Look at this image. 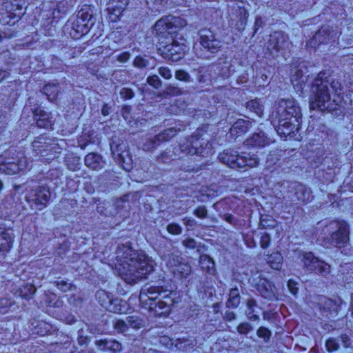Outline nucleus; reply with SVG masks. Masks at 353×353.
<instances>
[{
  "instance_id": "f257e3e1",
  "label": "nucleus",
  "mask_w": 353,
  "mask_h": 353,
  "mask_svg": "<svg viewBox=\"0 0 353 353\" xmlns=\"http://www.w3.org/2000/svg\"><path fill=\"white\" fill-rule=\"evenodd\" d=\"M115 271L128 283L134 284L145 278L154 268L153 260L129 245H121L116 251Z\"/></svg>"
},
{
  "instance_id": "f03ea898",
  "label": "nucleus",
  "mask_w": 353,
  "mask_h": 353,
  "mask_svg": "<svg viewBox=\"0 0 353 353\" xmlns=\"http://www.w3.org/2000/svg\"><path fill=\"white\" fill-rule=\"evenodd\" d=\"M342 92L341 83L324 72H319L314 79L312 86V95L310 98V107L312 110L332 112L336 110L340 94Z\"/></svg>"
},
{
  "instance_id": "7ed1b4c3",
  "label": "nucleus",
  "mask_w": 353,
  "mask_h": 353,
  "mask_svg": "<svg viewBox=\"0 0 353 353\" xmlns=\"http://www.w3.org/2000/svg\"><path fill=\"white\" fill-rule=\"evenodd\" d=\"M139 301L142 307L153 315L167 316L173 306L179 302V296L176 291L163 286L146 284L141 290Z\"/></svg>"
},
{
  "instance_id": "20e7f679",
  "label": "nucleus",
  "mask_w": 353,
  "mask_h": 353,
  "mask_svg": "<svg viewBox=\"0 0 353 353\" xmlns=\"http://www.w3.org/2000/svg\"><path fill=\"white\" fill-rule=\"evenodd\" d=\"M301 118L300 107L293 99L279 100L270 117L278 134L284 137L299 131Z\"/></svg>"
},
{
  "instance_id": "39448f33",
  "label": "nucleus",
  "mask_w": 353,
  "mask_h": 353,
  "mask_svg": "<svg viewBox=\"0 0 353 353\" xmlns=\"http://www.w3.org/2000/svg\"><path fill=\"white\" fill-rule=\"evenodd\" d=\"M203 136L204 132L203 129L198 128L191 139H185L180 144L179 148L175 149V158L176 156H179V158L183 157V155L180 156V154H177L178 151H180V153L184 155L196 154L203 157L212 155L214 153L212 145Z\"/></svg>"
},
{
  "instance_id": "423d86ee",
  "label": "nucleus",
  "mask_w": 353,
  "mask_h": 353,
  "mask_svg": "<svg viewBox=\"0 0 353 353\" xmlns=\"http://www.w3.org/2000/svg\"><path fill=\"white\" fill-rule=\"evenodd\" d=\"M219 160L228 167L233 169H248L255 168L259 163L256 154L250 152H242L228 150L219 154Z\"/></svg>"
},
{
  "instance_id": "0eeeda50",
  "label": "nucleus",
  "mask_w": 353,
  "mask_h": 353,
  "mask_svg": "<svg viewBox=\"0 0 353 353\" xmlns=\"http://www.w3.org/2000/svg\"><path fill=\"white\" fill-rule=\"evenodd\" d=\"M326 231L330 236L325 238L324 243L327 247L335 246L341 248L345 246L350 239L349 225L344 220H334L325 226Z\"/></svg>"
},
{
  "instance_id": "6e6552de",
  "label": "nucleus",
  "mask_w": 353,
  "mask_h": 353,
  "mask_svg": "<svg viewBox=\"0 0 353 353\" xmlns=\"http://www.w3.org/2000/svg\"><path fill=\"white\" fill-rule=\"evenodd\" d=\"M169 271L178 279H186L192 272V268L183 261L178 251L162 256Z\"/></svg>"
},
{
  "instance_id": "1a4fd4ad",
  "label": "nucleus",
  "mask_w": 353,
  "mask_h": 353,
  "mask_svg": "<svg viewBox=\"0 0 353 353\" xmlns=\"http://www.w3.org/2000/svg\"><path fill=\"white\" fill-rule=\"evenodd\" d=\"M24 0H6L0 8V22L3 25L14 24L23 14Z\"/></svg>"
},
{
  "instance_id": "9d476101",
  "label": "nucleus",
  "mask_w": 353,
  "mask_h": 353,
  "mask_svg": "<svg viewBox=\"0 0 353 353\" xmlns=\"http://www.w3.org/2000/svg\"><path fill=\"white\" fill-rule=\"evenodd\" d=\"M32 146L37 154L46 158L47 160L55 158L57 154L61 153V150L55 139H51L44 136L37 137L32 143Z\"/></svg>"
},
{
  "instance_id": "9b49d317",
  "label": "nucleus",
  "mask_w": 353,
  "mask_h": 353,
  "mask_svg": "<svg viewBox=\"0 0 353 353\" xmlns=\"http://www.w3.org/2000/svg\"><path fill=\"white\" fill-rule=\"evenodd\" d=\"M187 49L186 39L183 37H174L172 42L159 48L162 56L172 61L181 60Z\"/></svg>"
},
{
  "instance_id": "f8f14e48",
  "label": "nucleus",
  "mask_w": 353,
  "mask_h": 353,
  "mask_svg": "<svg viewBox=\"0 0 353 353\" xmlns=\"http://www.w3.org/2000/svg\"><path fill=\"white\" fill-rule=\"evenodd\" d=\"M92 8L90 6H84L77 15L76 19L72 22V28L76 34L74 37H81L87 34L90 28L93 24Z\"/></svg>"
},
{
  "instance_id": "ddd939ff",
  "label": "nucleus",
  "mask_w": 353,
  "mask_h": 353,
  "mask_svg": "<svg viewBox=\"0 0 353 353\" xmlns=\"http://www.w3.org/2000/svg\"><path fill=\"white\" fill-rule=\"evenodd\" d=\"M50 196L49 188L40 185L28 191L25 196V199L32 208H35L41 210L46 207Z\"/></svg>"
},
{
  "instance_id": "4468645a",
  "label": "nucleus",
  "mask_w": 353,
  "mask_h": 353,
  "mask_svg": "<svg viewBox=\"0 0 353 353\" xmlns=\"http://www.w3.org/2000/svg\"><path fill=\"white\" fill-rule=\"evenodd\" d=\"M290 44L288 36L285 32L276 31L270 35L266 48L270 55L278 57L287 50Z\"/></svg>"
},
{
  "instance_id": "2eb2a0df",
  "label": "nucleus",
  "mask_w": 353,
  "mask_h": 353,
  "mask_svg": "<svg viewBox=\"0 0 353 353\" xmlns=\"http://www.w3.org/2000/svg\"><path fill=\"white\" fill-rule=\"evenodd\" d=\"M299 258L307 270L326 276L330 272V265L315 257L312 252H301Z\"/></svg>"
},
{
  "instance_id": "dca6fc26",
  "label": "nucleus",
  "mask_w": 353,
  "mask_h": 353,
  "mask_svg": "<svg viewBox=\"0 0 353 353\" xmlns=\"http://www.w3.org/2000/svg\"><path fill=\"white\" fill-rule=\"evenodd\" d=\"M199 34L200 44L211 53H216L223 46V41L210 29H201Z\"/></svg>"
},
{
  "instance_id": "f3484780",
  "label": "nucleus",
  "mask_w": 353,
  "mask_h": 353,
  "mask_svg": "<svg viewBox=\"0 0 353 353\" xmlns=\"http://www.w3.org/2000/svg\"><path fill=\"white\" fill-rule=\"evenodd\" d=\"M337 32L328 26H323L314 35L307 41L306 46L312 48H317L320 44L328 43L330 41H334Z\"/></svg>"
},
{
  "instance_id": "a211bd4d",
  "label": "nucleus",
  "mask_w": 353,
  "mask_h": 353,
  "mask_svg": "<svg viewBox=\"0 0 353 353\" xmlns=\"http://www.w3.org/2000/svg\"><path fill=\"white\" fill-rule=\"evenodd\" d=\"M28 168L25 157L20 158L17 163L6 161L3 156H0V173L12 175Z\"/></svg>"
},
{
  "instance_id": "6ab92c4d",
  "label": "nucleus",
  "mask_w": 353,
  "mask_h": 353,
  "mask_svg": "<svg viewBox=\"0 0 353 353\" xmlns=\"http://www.w3.org/2000/svg\"><path fill=\"white\" fill-rule=\"evenodd\" d=\"M179 130H181V128L176 130L175 128H170L165 130L157 134L154 139H150L144 143L143 150H150L155 148L161 142L167 141L173 137L176 132Z\"/></svg>"
},
{
  "instance_id": "aec40b11",
  "label": "nucleus",
  "mask_w": 353,
  "mask_h": 353,
  "mask_svg": "<svg viewBox=\"0 0 353 353\" xmlns=\"http://www.w3.org/2000/svg\"><path fill=\"white\" fill-rule=\"evenodd\" d=\"M33 118L37 125L40 128H51L54 125V120L51 112H48L39 108L32 110Z\"/></svg>"
},
{
  "instance_id": "412c9836",
  "label": "nucleus",
  "mask_w": 353,
  "mask_h": 353,
  "mask_svg": "<svg viewBox=\"0 0 353 353\" xmlns=\"http://www.w3.org/2000/svg\"><path fill=\"white\" fill-rule=\"evenodd\" d=\"M257 290L260 294L268 300L276 299V288L272 282L266 279H261L257 284Z\"/></svg>"
},
{
  "instance_id": "4be33fe9",
  "label": "nucleus",
  "mask_w": 353,
  "mask_h": 353,
  "mask_svg": "<svg viewBox=\"0 0 353 353\" xmlns=\"http://www.w3.org/2000/svg\"><path fill=\"white\" fill-rule=\"evenodd\" d=\"M129 0H109L107 3V10L114 17L113 21H115L125 10L128 5Z\"/></svg>"
},
{
  "instance_id": "5701e85b",
  "label": "nucleus",
  "mask_w": 353,
  "mask_h": 353,
  "mask_svg": "<svg viewBox=\"0 0 353 353\" xmlns=\"http://www.w3.org/2000/svg\"><path fill=\"white\" fill-rule=\"evenodd\" d=\"M303 69L306 70L304 64H300L298 67L291 69V82L294 88H302V85L307 80V77L304 74Z\"/></svg>"
},
{
  "instance_id": "b1692460",
  "label": "nucleus",
  "mask_w": 353,
  "mask_h": 353,
  "mask_svg": "<svg viewBox=\"0 0 353 353\" xmlns=\"http://www.w3.org/2000/svg\"><path fill=\"white\" fill-rule=\"evenodd\" d=\"M85 165L91 170H99L105 165V161L101 155L91 152L85 157Z\"/></svg>"
},
{
  "instance_id": "393cba45",
  "label": "nucleus",
  "mask_w": 353,
  "mask_h": 353,
  "mask_svg": "<svg viewBox=\"0 0 353 353\" xmlns=\"http://www.w3.org/2000/svg\"><path fill=\"white\" fill-rule=\"evenodd\" d=\"M153 32L157 36L165 37L167 34L172 35V28L168 22L166 16L159 19L153 26Z\"/></svg>"
},
{
  "instance_id": "a878e982",
  "label": "nucleus",
  "mask_w": 353,
  "mask_h": 353,
  "mask_svg": "<svg viewBox=\"0 0 353 353\" xmlns=\"http://www.w3.org/2000/svg\"><path fill=\"white\" fill-rule=\"evenodd\" d=\"M168 22L172 28V34H175L174 37H179V32L188 25L187 21L181 17L176 16H166Z\"/></svg>"
},
{
  "instance_id": "bb28decb",
  "label": "nucleus",
  "mask_w": 353,
  "mask_h": 353,
  "mask_svg": "<svg viewBox=\"0 0 353 353\" xmlns=\"http://www.w3.org/2000/svg\"><path fill=\"white\" fill-rule=\"evenodd\" d=\"M130 310V307L128 302L118 298L113 299L110 307L108 311L116 314H126Z\"/></svg>"
},
{
  "instance_id": "cd10ccee",
  "label": "nucleus",
  "mask_w": 353,
  "mask_h": 353,
  "mask_svg": "<svg viewBox=\"0 0 353 353\" xmlns=\"http://www.w3.org/2000/svg\"><path fill=\"white\" fill-rule=\"evenodd\" d=\"M14 234L9 230L0 233V252H8L12 246Z\"/></svg>"
},
{
  "instance_id": "c85d7f7f",
  "label": "nucleus",
  "mask_w": 353,
  "mask_h": 353,
  "mask_svg": "<svg viewBox=\"0 0 353 353\" xmlns=\"http://www.w3.org/2000/svg\"><path fill=\"white\" fill-rule=\"evenodd\" d=\"M247 310L245 313L248 318L252 321H256L259 319V313L261 308L256 304V302L253 299H250L247 301Z\"/></svg>"
},
{
  "instance_id": "c756f323",
  "label": "nucleus",
  "mask_w": 353,
  "mask_h": 353,
  "mask_svg": "<svg viewBox=\"0 0 353 353\" xmlns=\"http://www.w3.org/2000/svg\"><path fill=\"white\" fill-rule=\"evenodd\" d=\"M250 125L248 121L239 119L232 125L230 132L234 136H241L248 130Z\"/></svg>"
},
{
  "instance_id": "7c9ffc66",
  "label": "nucleus",
  "mask_w": 353,
  "mask_h": 353,
  "mask_svg": "<svg viewBox=\"0 0 353 353\" xmlns=\"http://www.w3.org/2000/svg\"><path fill=\"white\" fill-rule=\"evenodd\" d=\"M199 263L203 271L213 275L216 272L215 263L212 258L206 254H202L200 256Z\"/></svg>"
},
{
  "instance_id": "2f4dec72",
  "label": "nucleus",
  "mask_w": 353,
  "mask_h": 353,
  "mask_svg": "<svg viewBox=\"0 0 353 353\" xmlns=\"http://www.w3.org/2000/svg\"><path fill=\"white\" fill-rule=\"evenodd\" d=\"M247 141L248 145L254 147H263L270 143L269 139L265 136L263 132L254 134L251 139Z\"/></svg>"
},
{
  "instance_id": "473e14b6",
  "label": "nucleus",
  "mask_w": 353,
  "mask_h": 353,
  "mask_svg": "<svg viewBox=\"0 0 353 353\" xmlns=\"http://www.w3.org/2000/svg\"><path fill=\"white\" fill-rule=\"evenodd\" d=\"M270 267L276 270H281L283 265V256L279 252H274L266 257Z\"/></svg>"
},
{
  "instance_id": "72a5a7b5",
  "label": "nucleus",
  "mask_w": 353,
  "mask_h": 353,
  "mask_svg": "<svg viewBox=\"0 0 353 353\" xmlns=\"http://www.w3.org/2000/svg\"><path fill=\"white\" fill-rule=\"evenodd\" d=\"M95 296L99 303L108 310V307H110L112 300L113 299L110 294L103 290H99L97 291Z\"/></svg>"
},
{
  "instance_id": "f704fd0d",
  "label": "nucleus",
  "mask_w": 353,
  "mask_h": 353,
  "mask_svg": "<svg viewBox=\"0 0 353 353\" xmlns=\"http://www.w3.org/2000/svg\"><path fill=\"white\" fill-rule=\"evenodd\" d=\"M110 150L113 156L117 158L119 161L124 159L123 153L125 151L126 145L123 142L118 143L115 140L112 139L110 144Z\"/></svg>"
},
{
  "instance_id": "c9c22d12",
  "label": "nucleus",
  "mask_w": 353,
  "mask_h": 353,
  "mask_svg": "<svg viewBox=\"0 0 353 353\" xmlns=\"http://www.w3.org/2000/svg\"><path fill=\"white\" fill-rule=\"evenodd\" d=\"M246 108L261 117L263 114L264 107L259 99L250 100L246 103Z\"/></svg>"
},
{
  "instance_id": "e433bc0d",
  "label": "nucleus",
  "mask_w": 353,
  "mask_h": 353,
  "mask_svg": "<svg viewBox=\"0 0 353 353\" xmlns=\"http://www.w3.org/2000/svg\"><path fill=\"white\" fill-rule=\"evenodd\" d=\"M295 189V194L299 201L305 203L310 200L311 192L304 185L298 183Z\"/></svg>"
},
{
  "instance_id": "4c0bfd02",
  "label": "nucleus",
  "mask_w": 353,
  "mask_h": 353,
  "mask_svg": "<svg viewBox=\"0 0 353 353\" xmlns=\"http://www.w3.org/2000/svg\"><path fill=\"white\" fill-rule=\"evenodd\" d=\"M43 92L47 96L48 100L52 101L59 92V84L55 83L46 85L43 88Z\"/></svg>"
},
{
  "instance_id": "58836bf2",
  "label": "nucleus",
  "mask_w": 353,
  "mask_h": 353,
  "mask_svg": "<svg viewBox=\"0 0 353 353\" xmlns=\"http://www.w3.org/2000/svg\"><path fill=\"white\" fill-rule=\"evenodd\" d=\"M240 303V295L236 288H232L230 291L229 299L227 302V307H236Z\"/></svg>"
},
{
  "instance_id": "ea45409f",
  "label": "nucleus",
  "mask_w": 353,
  "mask_h": 353,
  "mask_svg": "<svg viewBox=\"0 0 353 353\" xmlns=\"http://www.w3.org/2000/svg\"><path fill=\"white\" fill-rule=\"evenodd\" d=\"M34 325V333L38 334L41 336H44L48 334L50 332V325L45 321H34L32 323Z\"/></svg>"
},
{
  "instance_id": "a19ab883",
  "label": "nucleus",
  "mask_w": 353,
  "mask_h": 353,
  "mask_svg": "<svg viewBox=\"0 0 353 353\" xmlns=\"http://www.w3.org/2000/svg\"><path fill=\"white\" fill-rule=\"evenodd\" d=\"M128 327L139 329L145 325L144 321L138 316H130L126 318Z\"/></svg>"
},
{
  "instance_id": "79ce46f5",
  "label": "nucleus",
  "mask_w": 353,
  "mask_h": 353,
  "mask_svg": "<svg viewBox=\"0 0 353 353\" xmlns=\"http://www.w3.org/2000/svg\"><path fill=\"white\" fill-rule=\"evenodd\" d=\"M236 5L239 8V10H236V13L239 15V21L241 22V25L244 26L248 17V10L244 8L243 2L238 1Z\"/></svg>"
},
{
  "instance_id": "37998d69",
  "label": "nucleus",
  "mask_w": 353,
  "mask_h": 353,
  "mask_svg": "<svg viewBox=\"0 0 353 353\" xmlns=\"http://www.w3.org/2000/svg\"><path fill=\"white\" fill-rule=\"evenodd\" d=\"M36 292V288L30 283H26L20 289V294L25 299H30Z\"/></svg>"
},
{
  "instance_id": "c03bdc74",
  "label": "nucleus",
  "mask_w": 353,
  "mask_h": 353,
  "mask_svg": "<svg viewBox=\"0 0 353 353\" xmlns=\"http://www.w3.org/2000/svg\"><path fill=\"white\" fill-rule=\"evenodd\" d=\"M276 225V221L272 217L262 216L260 221V227L263 229L273 228Z\"/></svg>"
},
{
  "instance_id": "a18cd8bd",
  "label": "nucleus",
  "mask_w": 353,
  "mask_h": 353,
  "mask_svg": "<svg viewBox=\"0 0 353 353\" xmlns=\"http://www.w3.org/2000/svg\"><path fill=\"white\" fill-rule=\"evenodd\" d=\"M56 286L62 292L72 291L74 290L75 287L72 283H69L65 281H57L55 282Z\"/></svg>"
},
{
  "instance_id": "49530a36",
  "label": "nucleus",
  "mask_w": 353,
  "mask_h": 353,
  "mask_svg": "<svg viewBox=\"0 0 353 353\" xmlns=\"http://www.w3.org/2000/svg\"><path fill=\"white\" fill-rule=\"evenodd\" d=\"M113 327L118 333H124L128 330L127 321L117 320Z\"/></svg>"
},
{
  "instance_id": "de8ad7c7",
  "label": "nucleus",
  "mask_w": 353,
  "mask_h": 353,
  "mask_svg": "<svg viewBox=\"0 0 353 353\" xmlns=\"http://www.w3.org/2000/svg\"><path fill=\"white\" fill-rule=\"evenodd\" d=\"M256 334L259 337L263 338L265 342H268L271 337V332L265 327H260L257 331Z\"/></svg>"
},
{
  "instance_id": "09e8293b",
  "label": "nucleus",
  "mask_w": 353,
  "mask_h": 353,
  "mask_svg": "<svg viewBox=\"0 0 353 353\" xmlns=\"http://www.w3.org/2000/svg\"><path fill=\"white\" fill-rule=\"evenodd\" d=\"M45 298V302L48 306L59 307L61 303L59 301H54L56 295L54 294H46Z\"/></svg>"
},
{
  "instance_id": "8fccbe9b",
  "label": "nucleus",
  "mask_w": 353,
  "mask_h": 353,
  "mask_svg": "<svg viewBox=\"0 0 353 353\" xmlns=\"http://www.w3.org/2000/svg\"><path fill=\"white\" fill-rule=\"evenodd\" d=\"M325 347L327 351L333 352L339 348V345L335 339L330 338L325 343Z\"/></svg>"
},
{
  "instance_id": "3c124183",
  "label": "nucleus",
  "mask_w": 353,
  "mask_h": 353,
  "mask_svg": "<svg viewBox=\"0 0 353 353\" xmlns=\"http://www.w3.org/2000/svg\"><path fill=\"white\" fill-rule=\"evenodd\" d=\"M175 77L177 80L179 81L185 82L190 81V77L189 74L183 70H176L175 72Z\"/></svg>"
},
{
  "instance_id": "603ef678",
  "label": "nucleus",
  "mask_w": 353,
  "mask_h": 353,
  "mask_svg": "<svg viewBox=\"0 0 353 353\" xmlns=\"http://www.w3.org/2000/svg\"><path fill=\"white\" fill-rule=\"evenodd\" d=\"M167 231L171 234L178 235L182 232V229L178 224L172 223L167 226Z\"/></svg>"
},
{
  "instance_id": "864d4df0",
  "label": "nucleus",
  "mask_w": 353,
  "mask_h": 353,
  "mask_svg": "<svg viewBox=\"0 0 353 353\" xmlns=\"http://www.w3.org/2000/svg\"><path fill=\"white\" fill-rule=\"evenodd\" d=\"M194 214L203 219L208 216V210L204 205H200L194 210Z\"/></svg>"
},
{
  "instance_id": "5fc2aeb1",
  "label": "nucleus",
  "mask_w": 353,
  "mask_h": 353,
  "mask_svg": "<svg viewBox=\"0 0 353 353\" xmlns=\"http://www.w3.org/2000/svg\"><path fill=\"white\" fill-rule=\"evenodd\" d=\"M148 83L155 88H158L161 85V81L157 75L150 76L147 79Z\"/></svg>"
},
{
  "instance_id": "6e6d98bb",
  "label": "nucleus",
  "mask_w": 353,
  "mask_h": 353,
  "mask_svg": "<svg viewBox=\"0 0 353 353\" xmlns=\"http://www.w3.org/2000/svg\"><path fill=\"white\" fill-rule=\"evenodd\" d=\"M270 236L268 233H264L261 237L260 245L263 249H265L270 246Z\"/></svg>"
},
{
  "instance_id": "4d7b16f0",
  "label": "nucleus",
  "mask_w": 353,
  "mask_h": 353,
  "mask_svg": "<svg viewBox=\"0 0 353 353\" xmlns=\"http://www.w3.org/2000/svg\"><path fill=\"white\" fill-rule=\"evenodd\" d=\"M251 325L248 323H242L237 327V331L241 334H246L251 330Z\"/></svg>"
},
{
  "instance_id": "13d9d810",
  "label": "nucleus",
  "mask_w": 353,
  "mask_h": 353,
  "mask_svg": "<svg viewBox=\"0 0 353 353\" xmlns=\"http://www.w3.org/2000/svg\"><path fill=\"white\" fill-rule=\"evenodd\" d=\"M120 95L124 99H130L134 97V92L130 88H123L120 91Z\"/></svg>"
},
{
  "instance_id": "bf43d9fd",
  "label": "nucleus",
  "mask_w": 353,
  "mask_h": 353,
  "mask_svg": "<svg viewBox=\"0 0 353 353\" xmlns=\"http://www.w3.org/2000/svg\"><path fill=\"white\" fill-rule=\"evenodd\" d=\"M159 73L165 79H170L172 77V72L167 67H161L159 68Z\"/></svg>"
},
{
  "instance_id": "052dcab7",
  "label": "nucleus",
  "mask_w": 353,
  "mask_h": 353,
  "mask_svg": "<svg viewBox=\"0 0 353 353\" xmlns=\"http://www.w3.org/2000/svg\"><path fill=\"white\" fill-rule=\"evenodd\" d=\"M134 66L139 68H143L147 65V61L141 57H137L133 62Z\"/></svg>"
},
{
  "instance_id": "680f3d73",
  "label": "nucleus",
  "mask_w": 353,
  "mask_h": 353,
  "mask_svg": "<svg viewBox=\"0 0 353 353\" xmlns=\"http://www.w3.org/2000/svg\"><path fill=\"white\" fill-rule=\"evenodd\" d=\"M297 285H298L297 283L295 282L294 281L291 280V279L288 281V289L290 291V292L294 295H296L298 293L299 288Z\"/></svg>"
},
{
  "instance_id": "e2e57ef3",
  "label": "nucleus",
  "mask_w": 353,
  "mask_h": 353,
  "mask_svg": "<svg viewBox=\"0 0 353 353\" xmlns=\"http://www.w3.org/2000/svg\"><path fill=\"white\" fill-rule=\"evenodd\" d=\"M131 57V54L128 52H123L117 56V61L120 63H124L127 62Z\"/></svg>"
},
{
  "instance_id": "0e129e2a",
  "label": "nucleus",
  "mask_w": 353,
  "mask_h": 353,
  "mask_svg": "<svg viewBox=\"0 0 353 353\" xmlns=\"http://www.w3.org/2000/svg\"><path fill=\"white\" fill-rule=\"evenodd\" d=\"M110 345H111L110 351H112L114 353L119 352L121 351V349H122L121 345L117 341L112 340V342Z\"/></svg>"
},
{
  "instance_id": "69168bd1",
  "label": "nucleus",
  "mask_w": 353,
  "mask_h": 353,
  "mask_svg": "<svg viewBox=\"0 0 353 353\" xmlns=\"http://www.w3.org/2000/svg\"><path fill=\"white\" fill-rule=\"evenodd\" d=\"M183 244L186 248H194L196 245V242L193 239H189L184 240Z\"/></svg>"
},
{
  "instance_id": "338daca9",
  "label": "nucleus",
  "mask_w": 353,
  "mask_h": 353,
  "mask_svg": "<svg viewBox=\"0 0 353 353\" xmlns=\"http://www.w3.org/2000/svg\"><path fill=\"white\" fill-rule=\"evenodd\" d=\"M95 345L101 351L105 350L106 339H101L95 341Z\"/></svg>"
},
{
  "instance_id": "774afa93",
  "label": "nucleus",
  "mask_w": 353,
  "mask_h": 353,
  "mask_svg": "<svg viewBox=\"0 0 353 353\" xmlns=\"http://www.w3.org/2000/svg\"><path fill=\"white\" fill-rule=\"evenodd\" d=\"M71 353H94L92 350L85 349L81 350V351L77 349V347H74V350L71 352Z\"/></svg>"
}]
</instances>
